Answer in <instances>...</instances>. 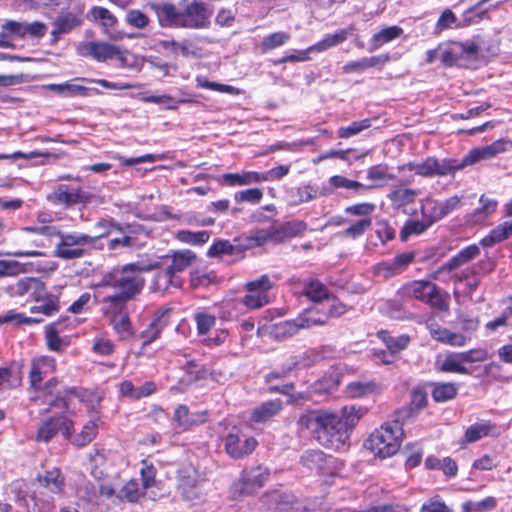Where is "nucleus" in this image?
Instances as JSON below:
<instances>
[{
	"label": "nucleus",
	"instance_id": "1",
	"mask_svg": "<svg viewBox=\"0 0 512 512\" xmlns=\"http://www.w3.org/2000/svg\"><path fill=\"white\" fill-rule=\"evenodd\" d=\"M363 416V409L344 406L339 413L324 410L310 411L299 418V425L308 429L323 447L336 451L345 449L350 432Z\"/></svg>",
	"mask_w": 512,
	"mask_h": 512
},
{
	"label": "nucleus",
	"instance_id": "2",
	"mask_svg": "<svg viewBox=\"0 0 512 512\" xmlns=\"http://www.w3.org/2000/svg\"><path fill=\"white\" fill-rule=\"evenodd\" d=\"M157 265L143 266L139 263L124 265L120 270H115L103 276L102 285L116 290L114 294L102 299L103 313H119L127 310V303L135 299L145 286L143 272L150 271Z\"/></svg>",
	"mask_w": 512,
	"mask_h": 512
},
{
	"label": "nucleus",
	"instance_id": "3",
	"mask_svg": "<svg viewBox=\"0 0 512 512\" xmlns=\"http://www.w3.org/2000/svg\"><path fill=\"white\" fill-rule=\"evenodd\" d=\"M21 231L44 236L48 241L58 238L54 256L66 261L85 257L89 254L87 247L97 241V237L85 233H62L57 226H26L21 228Z\"/></svg>",
	"mask_w": 512,
	"mask_h": 512
},
{
	"label": "nucleus",
	"instance_id": "4",
	"mask_svg": "<svg viewBox=\"0 0 512 512\" xmlns=\"http://www.w3.org/2000/svg\"><path fill=\"white\" fill-rule=\"evenodd\" d=\"M402 436V424L397 418L392 422L383 423L380 428L371 433L364 445L380 458H386L393 456L399 450Z\"/></svg>",
	"mask_w": 512,
	"mask_h": 512
},
{
	"label": "nucleus",
	"instance_id": "5",
	"mask_svg": "<svg viewBox=\"0 0 512 512\" xmlns=\"http://www.w3.org/2000/svg\"><path fill=\"white\" fill-rule=\"evenodd\" d=\"M226 453L234 459H241L251 454L257 441L251 436L245 435L238 427H233L224 438Z\"/></svg>",
	"mask_w": 512,
	"mask_h": 512
},
{
	"label": "nucleus",
	"instance_id": "6",
	"mask_svg": "<svg viewBox=\"0 0 512 512\" xmlns=\"http://www.w3.org/2000/svg\"><path fill=\"white\" fill-rule=\"evenodd\" d=\"M272 287L273 284L266 274L248 282L246 284L247 294L243 297L242 303L248 309H258L267 305L270 301L268 292Z\"/></svg>",
	"mask_w": 512,
	"mask_h": 512
},
{
	"label": "nucleus",
	"instance_id": "7",
	"mask_svg": "<svg viewBox=\"0 0 512 512\" xmlns=\"http://www.w3.org/2000/svg\"><path fill=\"white\" fill-rule=\"evenodd\" d=\"M72 421L64 415H56L45 420L39 427L36 440L38 442H49L54 436L61 432L65 438L71 436Z\"/></svg>",
	"mask_w": 512,
	"mask_h": 512
},
{
	"label": "nucleus",
	"instance_id": "8",
	"mask_svg": "<svg viewBox=\"0 0 512 512\" xmlns=\"http://www.w3.org/2000/svg\"><path fill=\"white\" fill-rule=\"evenodd\" d=\"M118 52V46L105 41L82 42L77 47L78 55L89 57L98 62L113 59Z\"/></svg>",
	"mask_w": 512,
	"mask_h": 512
},
{
	"label": "nucleus",
	"instance_id": "9",
	"mask_svg": "<svg viewBox=\"0 0 512 512\" xmlns=\"http://www.w3.org/2000/svg\"><path fill=\"white\" fill-rule=\"evenodd\" d=\"M177 491L185 501H195L202 497V483L197 480L195 472L190 468H183L178 473Z\"/></svg>",
	"mask_w": 512,
	"mask_h": 512
},
{
	"label": "nucleus",
	"instance_id": "10",
	"mask_svg": "<svg viewBox=\"0 0 512 512\" xmlns=\"http://www.w3.org/2000/svg\"><path fill=\"white\" fill-rule=\"evenodd\" d=\"M508 145V141L504 139H498L491 143L490 145H486L483 147H476L469 151L467 155H465L462 159V164L464 166L473 165L482 160H489L496 157L498 154H501L506 151Z\"/></svg>",
	"mask_w": 512,
	"mask_h": 512
},
{
	"label": "nucleus",
	"instance_id": "11",
	"mask_svg": "<svg viewBox=\"0 0 512 512\" xmlns=\"http://www.w3.org/2000/svg\"><path fill=\"white\" fill-rule=\"evenodd\" d=\"M75 398H79L82 401L79 391L74 387L58 390L55 395H50L46 398L47 408L44 411L52 412L55 410L59 415H63L71 410Z\"/></svg>",
	"mask_w": 512,
	"mask_h": 512
},
{
	"label": "nucleus",
	"instance_id": "12",
	"mask_svg": "<svg viewBox=\"0 0 512 512\" xmlns=\"http://www.w3.org/2000/svg\"><path fill=\"white\" fill-rule=\"evenodd\" d=\"M301 463L310 470L326 475L332 473L335 458L326 455L321 450H307L301 456Z\"/></svg>",
	"mask_w": 512,
	"mask_h": 512
},
{
	"label": "nucleus",
	"instance_id": "13",
	"mask_svg": "<svg viewBox=\"0 0 512 512\" xmlns=\"http://www.w3.org/2000/svg\"><path fill=\"white\" fill-rule=\"evenodd\" d=\"M269 478V470L263 466L253 467L245 470L242 474L240 484L241 493L252 494L261 488Z\"/></svg>",
	"mask_w": 512,
	"mask_h": 512
},
{
	"label": "nucleus",
	"instance_id": "14",
	"mask_svg": "<svg viewBox=\"0 0 512 512\" xmlns=\"http://www.w3.org/2000/svg\"><path fill=\"white\" fill-rule=\"evenodd\" d=\"M207 17L203 4L194 2L181 9L180 27L202 28L206 25Z\"/></svg>",
	"mask_w": 512,
	"mask_h": 512
},
{
	"label": "nucleus",
	"instance_id": "15",
	"mask_svg": "<svg viewBox=\"0 0 512 512\" xmlns=\"http://www.w3.org/2000/svg\"><path fill=\"white\" fill-rule=\"evenodd\" d=\"M170 311L171 310L169 308H166L160 309L155 313L154 319L151 322V324L141 333V338L143 339V348L150 345L160 336L162 330L168 324V315Z\"/></svg>",
	"mask_w": 512,
	"mask_h": 512
},
{
	"label": "nucleus",
	"instance_id": "16",
	"mask_svg": "<svg viewBox=\"0 0 512 512\" xmlns=\"http://www.w3.org/2000/svg\"><path fill=\"white\" fill-rule=\"evenodd\" d=\"M283 410L280 399L268 400L256 406L251 413L250 420L256 424L267 423Z\"/></svg>",
	"mask_w": 512,
	"mask_h": 512
},
{
	"label": "nucleus",
	"instance_id": "17",
	"mask_svg": "<svg viewBox=\"0 0 512 512\" xmlns=\"http://www.w3.org/2000/svg\"><path fill=\"white\" fill-rule=\"evenodd\" d=\"M328 314L322 303L313 305L300 313L297 318L302 329H310L315 326H323L328 322Z\"/></svg>",
	"mask_w": 512,
	"mask_h": 512
},
{
	"label": "nucleus",
	"instance_id": "18",
	"mask_svg": "<svg viewBox=\"0 0 512 512\" xmlns=\"http://www.w3.org/2000/svg\"><path fill=\"white\" fill-rule=\"evenodd\" d=\"M355 31L354 25L339 29L332 34H327L322 40L309 47V51L323 52L345 42Z\"/></svg>",
	"mask_w": 512,
	"mask_h": 512
},
{
	"label": "nucleus",
	"instance_id": "19",
	"mask_svg": "<svg viewBox=\"0 0 512 512\" xmlns=\"http://www.w3.org/2000/svg\"><path fill=\"white\" fill-rule=\"evenodd\" d=\"M162 27H180L181 9L170 2H161L153 5Z\"/></svg>",
	"mask_w": 512,
	"mask_h": 512
},
{
	"label": "nucleus",
	"instance_id": "20",
	"mask_svg": "<svg viewBox=\"0 0 512 512\" xmlns=\"http://www.w3.org/2000/svg\"><path fill=\"white\" fill-rule=\"evenodd\" d=\"M7 495L28 511L34 510L38 506V496L34 494L28 497L26 484L23 481L12 482L7 490Z\"/></svg>",
	"mask_w": 512,
	"mask_h": 512
},
{
	"label": "nucleus",
	"instance_id": "21",
	"mask_svg": "<svg viewBox=\"0 0 512 512\" xmlns=\"http://www.w3.org/2000/svg\"><path fill=\"white\" fill-rule=\"evenodd\" d=\"M430 335L437 342L453 347H463L468 341H470L469 336L462 333L452 332L449 329L438 325L430 327Z\"/></svg>",
	"mask_w": 512,
	"mask_h": 512
},
{
	"label": "nucleus",
	"instance_id": "22",
	"mask_svg": "<svg viewBox=\"0 0 512 512\" xmlns=\"http://www.w3.org/2000/svg\"><path fill=\"white\" fill-rule=\"evenodd\" d=\"M55 365V360L49 356H42L35 358L31 362L29 371L30 385L34 389H39L43 380V375L52 369Z\"/></svg>",
	"mask_w": 512,
	"mask_h": 512
},
{
	"label": "nucleus",
	"instance_id": "23",
	"mask_svg": "<svg viewBox=\"0 0 512 512\" xmlns=\"http://www.w3.org/2000/svg\"><path fill=\"white\" fill-rule=\"evenodd\" d=\"M366 178L372 182L370 185H366V191H368L385 186L396 176L389 173V167L386 164H377L368 168Z\"/></svg>",
	"mask_w": 512,
	"mask_h": 512
},
{
	"label": "nucleus",
	"instance_id": "24",
	"mask_svg": "<svg viewBox=\"0 0 512 512\" xmlns=\"http://www.w3.org/2000/svg\"><path fill=\"white\" fill-rule=\"evenodd\" d=\"M276 512H307L304 504L292 493H276L273 496Z\"/></svg>",
	"mask_w": 512,
	"mask_h": 512
},
{
	"label": "nucleus",
	"instance_id": "25",
	"mask_svg": "<svg viewBox=\"0 0 512 512\" xmlns=\"http://www.w3.org/2000/svg\"><path fill=\"white\" fill-rule=\"evenodd\" d=\"M54 197L59 203L65 204L66 206L85 203L87 201V196L81 189L66 185L59 186L54 192Z\"/></svg>",
	"mask_w": 512,
	"mask_h": 512
},
{
	"label": "nucleus",
	"instance_id": "26",
	"mask_svg": "<svg viewBox=\"0 0 512 512\" xmlns=\"http://www.w3.org/2000/svg\"><path fill=\"white\" fill-rule=\"evenodd\" d=\"M505 0H480L464 11V20L469 23H478L487 17L488 9L496 7Z\"/></svg>",
	"mask_w": 512,
	"mask_h": 512
},
{
	"label": "nucleus",
	"instance_id": "27",
	"mask_svg": "<svg viewBox=\"0 0 512 512\" xmlns=\"http://www.w3.org/2000/svg\"><path fill=\"white\" fill-rule=\"evenodd\" d=\"M145 494V490L137 479H131L117 492L119 502L137 503Z\"/></svg>",
	"mask_w": 512,
	"mask_h": 512
},
{
	"label": "nucleus",
	"instance_id": "28",
	"mask_svg": "<svg viewBox=\"0 0 512 512\" xmlns=\"http://www.w3.org/2000/svg\"><path fill=\"white\" fill-rule=\"evenodd\" d=\"M38 480L43 488L48 489L53 494H59L63 490L64 476L58 468L46 471L44 475L38 477Z\"/></svg>",
	"mask_w": 512,
	"mask_h": 512
},
{
	"label": "nucleus",
	"instance_id": "29",
	"mask_svg": "<svg viewBox=\"0 0 512 512\" xmlns=\"http://www.w3.org/2000/svg\"><path fill=\"white\" fill-rule=\"evenodd\" d=\"M510 235H512V222L505 221L493 228L480 243L483 247H491L496 243L508 239Z\"/></svg>",
	"mask_w": 512,
	"mask_h": 512
},
{
	"label": "nucleus",
	"instance_id": "30",
	"mask_svg": "<svg viewBox=\"0 0 512 512\" xmlns=\"http://www.w3.org/2000/svg\"><path fill=\"white\" fill-rule=\"evenodd\" d=\"M435 368L439 372L469 374V370L462 365L458 353H449L442 361H436Z\"/></svg>",
	"mask_w": 512,
	"mask_h": 512
},
{
	"label": "nucleus",
	"instance_id": "31",
	"mask_svg": "<svg viewBox=\"0 0 512 512\" xmlns=\"http://www.w3.org/2000/svg\"><path fill=\"white\" fill-rule=\"evenodd\" d=\"M480 253V249L477 245L473 244L463 248L455 256H453L448 262L444 264V269L447 271H453L456 268L466 264L467 262L474 259Z\"/></svg>",
	"mask_w": 512,
	"mask_h": 512
},
{
	"label": "nucleus",
	"instance_id": "32",
	"mask_svg": "<svg viewBox=\"0 0 512 512\" xmlns=\"http://www.w3.org/2000/svg\"><path fill=\"white\" fill-rule=\"evenodd\" d=\"M59 324L60 320L50 323L45 327L46 345L49 350L54 352H61L68 346V342L59 336Z\"/></svg>",
	"mask_w": 512,
	"mask_h": 512
},
{
	"label": "nucleus",
	"instance_id": "33",
	"mask_svg": "<svg viewBox=\"0 0 512 512\" xmlns=\"http://www.w3.org/2000/svg\"><path fill=\"white\" fill-rule=\"evenodd\" d=\"M307 230L304 221H288L284 224H276L277 242L303 234Z\"/></svg>",
	"mask_w": 512,
	"mask_h": 512
},
{
	"label": "nucleus",
	"instance_id": "34",
	"mask_svg": "<svg viewBox=\"0 0 512 512\" xmlns=\"http://www.w3.org/2000/svg\"><path fill=\"white\" fill-rule=\"evenodd\" d=\"M223 180L229 186H244L262 182V176L261 173L254 171H247L241 174L226 173L223 175Z\"/></svg>",
	"mask_w": 512,
	"mask_h": 512
},
{
	"label": "nucleus",
	"instance_id": "35",
	"mask_svg": "<svg viewBox=\"0 0 512 512\" xmlns=\"http://www.w3.org/2000/svg\"><path fill=\"white\" fill-rule=\"evenodd\" d=\"M36 302L38 304L30 308L31 313H41L50 317L60 311V301L57 295L48 293L44 299Z\"/></svg>",
	"mask_w": 512,
	"mask_h": 512
},
{
	"label": "nucleus",
	"instance_id": "36",
	"mask_svg": "<svg viewBox=\"0 0 512 512\" xmlns=\"http://www.w3.org/2000/svg\"><path fill=\"white\" fill-rule=\"evenodd\" d=\"M436 292H438V286L430 281H416L411 286V295L426 304L431 301Z\"/></svg>",
	"mask_w": 512,
	"mask_h": 512
},
{
	"label": "nucleus",
	"instance_id": "37",
	"mask_svg": "<svg viewBox=\"0 0 512 512\" xmlns=\"http://www.w3.org/2000/svg\"><path fill=\"white\" fill-rule=\"evenodd\" d=\"M180 288L182 281L177 275L171 274L166 268L158 271L154 279V289L156 291L167 292L170 287Z\"/></svg>",
	"mask_w": 512,
	"mask_h": 512
},
{
	"label": "nucleus",
	"instance_id": "38",
	"mask_svg": "<svg viewBox=\"0 0 512 512\" xmlns=\"http://www.w3.org/2000/svg\"><path fill=\"white\" fill-rule=\"evenodd\" d=\"M111 318L114 330L121 335L122 338L130 337L133 334L132 325L126 310L119 313H104Z\"/></svg>",
	"mask_w": 512,
	"mask_h": 512
},
{
	"label": "nucleus",
	"instance_id": "39",
	"mask_svg": "<svg viewBox=\"0 0 512 512\" xmlns=\"http://www.w3.org/2000/svg\"><path fill=\"white\" fill-rule=\"evenodd\" d=\"M328 182L331 187L336 189H345L354 195L362 194L367 188L365 184L348 179L342 175H333L329 178Z\"/></svg>",
	"mask_w": 512,
	"mask_h": 512
},
{
	"label": "nucleus",
	"instance_id": "40",
	"mask_svg": "<svg viewBox=\"0 0 512 512\" xmlns=\"http://www.w3.org/2000/svg\"><path fill=\"white\" fill-rule=\"evenodd\" d=\"M195 259V254L189 250L175 252L171 257V263L165 268L173 275L184 271Z\"/></svg>",
	"mask_w": 512,
	"mask_h": 512
},
{
	"label": "nucleus",
	"instance_id": "41",
	"mask_svg": "<svg viewBox=\"0 0 512 512\" xmlns=\"http://www.w3.org/2000/svg\"><path fill=\"white\" fill-rule=\"evenodd\" d=\"M403 33V29L398 26L386 27L375 33L371 39L370 51L380 48L383 44L398 38Z\"/></svg>",
	"mask_w": 512,
	"mask_h": 512
},
{
	"label": "nucleus",
	"instance_id": "42",
	"mask_svg": "<svg viewBox=\"0 0 512 512\" xmlns=\"http://www.w3.org/2000/svg\"><path fill=\"white\" fill-rule=\"evenodd\" d=\"M432 398L435 402L441 403L452 400L457 395V387L453 383H432Z\"/></svg>",
	"mask_w": 512,
	"mask_h": 512
},
{
	"label": "nucleus",
	"instance_id": "43",
	"mask_svg": "<svg viewBox=\"0 0 512 512\" xmlns=\"http://www.w3.org/2000/svg\"><path fill=\"white\" fill-rule=\"evenodd\" d=\"M494 428L495 425L490 421L475 423L466 429L464 439L467 443L476 442L488 436Z\"/></svg>",
	"mask_w": 512,
	"mask_h": 512
},
{
	"label": "nucleus",
	"instance_id": "44",
	"mask_svg": "<svg viewBox=\"0 0 512 512\" xmlns=\"http://www.w3.org/2000/svg\"><path fill=\"white\" fill-rule=\"evenodd\" d=\"M49 90L56 92L58 94H61L63 96L67 97H73V96H87L89 88L77 84H72L69 82L62 83V84H50L48 86ZM95 93H99L97 89H92Z\"/></svg>",
	"mask_w": 512,
	"mask_h": 512
},
{
	"label": "nucleus",
	"instance_id": "45",
	"mask_svg": "<svg viewBox=\"0 0 512 512\" xmlns=\"http://www.w3.org/2000/svg\"><path fill=\"white\" fill-rule=\"evenodd\" d=\"M440 208V201L434 199H426L422 202V218L428 225L432 226L435 222L444 218L442 213L440 214Z\"/></svg>",
	"mask_w": 512,
	"mask_h": 512
},
{
	"label": "nucleus",
	"instance_id": "46",
	"mask_svg": "<svg viewBox=\"0 0 512 512\" xmlns=\"http://www.w3.org/2000/svg\"><path fill=\"white\" fill-rule=\"evenodd\" d=\"M480 207L476 208L470 215V220L480 222L493 214L497 208V201L482 195L479 199Z\"/></svg>",
	"mask_w": 512,
	"mask_h": 512
},
{
	"label": "nucleus",
	"instance_id": "47",
	"mask_svg": "<svg viewBox=\"0 0 512 512\" xmlns=\"http://www.w3.org/2000/svg\"><path fill=\"white\" fill-rule=\"evenodd\" d=\"M305 295L313 302L319 303L322 300H329L327 287L319 280H310L304 286Z\"/></svg>",
	"mask_w": 512,
	"mask_h": 512
},
{
	"label": "nucleus",
	"instance_id": "48",
	"mask_svg": "<svg viewBox=\"0 0 512 512\" xmlns=\"http://www.w3.org/2000/svg\"><path fill=\"white\" fill-rule=\"evenodd\" d=\"M249 240L251 246H262L270 240L277 242L276 221H273L267 229H255L252 231Z\"/></svg>",
	"mask_w": 512,
	"mask_h": 512
},
{
	"label": "nucleus",
	"instance_id": "49",
	"mask_svg": "<svg viewBox=\"0 0 512 512\" xmlns=\"http://www.w3.org/2000/svg\"><path fill=\"white\" fill-rule=\"evenodd\" d=\"M462 160L437 159L434 157V176H446L456 170L464 168Z\"/></svg>",
	"mask_w": 512,
	"mask_h": 512
},
{
	"label": "nucleus",
	"instance_id": "50",
	"mask_svg": "<svg viewBox=\"0 0 512 512\" xmlns=\"http://www.w3.org/2000/svg\"><path fill=\"white\" fill-rule=\"evenodd\" d=\"M379 334L381 335V338L386 344L387 348L393 351L395 354L406 349L411 341V338L406 334H402L397 337H393L385 331H381Z\"/></svg>",
	"mask_w": 512,
	"mask_h": 512
},
{
	"label": "nucleus",
	"instance_id": "51",
	"mask_svg": "<svg viewBox=\"0 0 512 512\" xmlns=\"http://www.w3.org/2000/svg\"><path fill=\"white\" fill-rule=\"evenodd\" d=\"M77 498L87 504L98 503V486L95 484L85 481L80 484L76 491Z\"/></svg>",
	"mask_w": 512,
	"mask_h": 512
},
{
	"label": "nucleus",
	"instance_id": "52",
	"mask_svg": "<svg viewBox=\"0 0 512 512\" xmlns=\"http://www.w3.org/2000/svg\"><path fill=\"white\" fill-rule=\"evenodd\" d=\"M430 225L422 218V220H408L400 232V240L406 242L411 235H419L426 231Z\"/></svg>",
	"mask_w": 512,
	"mask_h": 512
},
{
	"label": "nucleus",
	"instance_id": "53",
	"mask_svg": "<svg viewBox=\"0 0 512 512\" xmlns=\"http://www.w3.org/2000/svg\"><path fill=\"white\" fill-rule=\"evenodd\" d=\"M196 83L197 87L217 91L219 93H227L231 95H237L240 93L239 89L234 86L212 82L204 76H197Z\"/></svg>",
	"mask_w": 512,
	"mask_h": 512
},
{
	"label": "nucleus",
	"instance_id": "54",
	"mask_svg": "<svg viewBox=\"0 0 512 512\" xmlns=\"http://www.w3.org/2000/svg\"><path fill=\"white\" fill-rule=\"evenodd\" d=\"M210 238V234L208 231H189V230H180L177 233V239L181 242L188 243L191 245H203Z\"/></svg>",
	"mask_w": 512,
	"mask_h": 512
},
{
	"label": "nucleus",
	"instance_id": "55",
	"mask_svg": "<svg viewBox=\"0 0 512 512\" xmlns=\"http://www.w3.org/2000/svg\"><path fill=\"white\" fill-rule=\"evenodd\" d=\"M371 122H372L371 119H363L360 121H354L348 126L340 127L337 130V135L339 138L348 139V138L355 136V135L361 133L362 131L370 128Z\"/></svg>",
	"mask_w": 512,
	"mask_h": 512
},
{
	"label": "nucleus",
	"instance_id": "56",
	"mask_svg": "<svg viewBox=\"0 0 512 512\" xmlns=\"http://www.w3.org/2000/svg\"><path fill=\"white\" fill-rule=\"evenodd\" d=\"M417 192L413 189H396L389 194V199L396 207H403L414 202Z\"/></svg>",
	"mask_w": 512,
	"mask_h": 512
},
{
	"label": "nucleus",
	"instance_id": "57",
	"mask_svg": "<svg viewBox=\"0 0 512 512\" xmlns=\"http://www.w3.org/2000/svg\"><path fill=\"white\" fill-rule=\"evenodd\" d=\"M96 435L97 424L93 421H89L83 426L82 431L74 437L72 443L75 446L83 447L90 443L96 437Z\"/></svg>",
	"mask_w": 512,
	"mask_h": 512
},
{
	"label": "nucleus",
	"instance_id": "58",
	"mask_svg": "<svg viewBox=\"0 0 512 512\" xmlns=\"http://www.w3.org/2000/svg\"><path fill=\"white\" fill-rule=\"evenodd\" d=\"M290 39V35L285 32H275L263 38L261 51L266 53L277 47L284 45Z\"/></svg>",
	"mask_w": 512,
	"mask_h": 512
},
{
	"label": "nucleus",
	"instance_id": "59",
	"mask_svg": "<svg viewBox=\"0 0 512 512\" xmlns=\"http://www.w3.org/2000/svg\"><path fill=\"white\" fill-rule=\"evenodd\" d=\"M302 327L299 325L298 318L282 321L275 325L274 334L277 338H287L295 335Z\"/></svg>",
	"mask_w": 512,
	"mask_h": 512
},
{
	"label": "nucleus",
	"instance_id": "60",
	"mask_svg": "<svg viewBox=\"0 0 512 512\" xmlns=\"http://www.w3.org/2000/svg\"><path fill=\"white\" fill-rule=\"evenodd\" d=\"M81 20L72 13L59 15L53 22V27H59V30L65 34L80 26Z\"/></svg>",
	"mask_w": 512,
	"mask_h": 512
},
{
	"label": "nucleus",
	"instance_id": "61",
	"mask_svg": "<svg viewBox=\"0 0 512 512\" xmlns=\"http://www.w3.org/2000/svg\"><path fill=\"white\" fill-rule=\"evenodd\" d=\"M118 235L107 241V249L118 251L123 248H130L134 245L135 239L128 235L122 227V232H116Z\"/></svg>",
	"mask_w": 512,
	"mask_h": 512
},
{
	"label": "nucleus",
	"instance_id": "62",
	"mask_svg": "<svg viewBox=\"0 0 512 512\" xmlns=\"http://www.w3.org/2000/svg\"><path fill=\"white\" fill-rule=\"evenodd\" d=\"M320 354L315 350H307L301 355L292 356L289 359L295 363V369H304L310 367L320 360Z\"/></svg>",
	"mask_w": 512,
	"mask_h": 512
},
{
	"label": "nucleus",
	"instance_id": "63",
	"mask_svg": "<svg viewBox=\"0 0 512 512\" xmlns=\"http://www.w3.org/2000/svg\"><path fill=\"white\" fill-rule=\"evenodd\" d=\"M331 193V191L325 187L322 188L321 191L316 186L313 185H304L297 189V196L299 198V202H309L315 199L317 196H327Z\"/></svg>",
	"mask_w": 512,
	"mask_h": 512
},
{
	"label": "nucleus",
	"instance_id": "64",
	"mask_svg": "<svg viewBox=\"0 0 512 512\" xmlns=\"http://www.w3.org/2000/svg\"><path fill=\"white\" fill-rule=\"evenodd\" d=\"M405 167L417 175L434 177V157H428L422 162H409Z\"/></svg>",
	"mask_w": 512,
	"mask_h": 512
}]
</instances>
